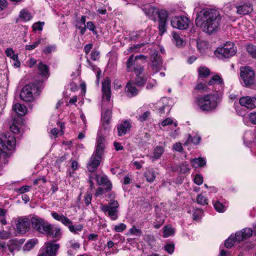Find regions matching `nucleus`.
Listing matches in <instances>:
<instances>
[{"label": "nucleus", "instance_id": "nucleus-1", "mask_svg": "<svg viewBox=\"0 0 256 256\" xmlns=\"http://www.w3.org/2000/svg\"><path fill=\"white\" fill-rule=\"evenodd\" d=\"M221 16L218 10L214 8H204L197 13L196 24L203 32L210 34L218 28Z\"/></svg>", "mask_w": 256, "mask_h": 256}, {"label": "nucleus", "instance_id": "nucleus-2", "mask_svg": "<svg viewBox=\"0 0 256 256\" xmlns=\"http://www.w3.org/2000/svg\"><path fill=\"white\" fill-rule=\"evenodd\" d=\"M105 148V138L100 134H98L96 146L94 153L91 156L87 164V168L90 172H95L100 164Z\"/></svg>", "mask_w": 256, "mask_h": 256}, {"label": "nucleus", "instance_id": "nucleus-3", "mask_svg": "<svg viewBox=\"0 0 256 256\" xmlns=\"http://www.w3.org/2000/svg\"><path fill=\"white\" fill-rule=\"evenodd\" d=\"M217 94H208L196 98V104L202 111H210L217 106Z\"/></svg>", "mask_w": 256, "mask_h": 256}, {"label": "nucleus", "instance_id": "nucleus-4", "mask_svg": "<svg viewBox=\"0 0 256 256\" xmlns=\"http://www.w3.org/2000/svg\"><path fill=\"white\" fill-rule=\"evenodd\" d=\"M253 230L250 228H244L242 230L237 232L235 235L231 236L225 241L224 245L227 248L232 246L236 241L240 242L250 238L252 234Z\"/></svg>", "mask_w": 256, "mask_h": 256}, {"label": "nucleus", "instance_id": "nucleus-5", "mask_svg": "<svg viewBox=\"0 0 256 256\" xmlns=\"http://www.w3.org/2000/svg\"><path fill=\"white\" fill-rule=\"evenodd\" d=\"M16 140L12 132L0 134V148L3 152L12 151L15 149Z\"/></svg>", "mask_w": 256, "mask_h": 256}, {"label": "nucleus", "instance_id": "nucleus-6", "mask_svg": "<svg viewBox=\"0 0 256 256\" xmlns=\"http://www.w3.org/2000/svg\"><path fill=\"white\" fill-rule=\"evenodd\" d=\"M41 86L34 84H30L22 88L20 93V98L24 102H32L34 100L33 94H38Z\"/></svg>", "mask_w": 256, "mask_h": 256}, {"label": "nucleus", "instance_id": "nucleus-7", "mask_svg": "<svg viewBox=\"0 0 256 256\" xmlns=\"http://www.w3.org/2000/svg\"><path fill=\"white\" fill-rule=\"evenodd\" d=\"M30 222L33 228L39 233L47 234L52 230V224L42 218L32 217Z\"/></svg>", "mask_w": 256, "mask_h": 256}, {"label": "nucleus", "instance_id": "nucleus-8", "mask_svg": "<svg viewBox=\"0 0 256 256\" xmlns=\"http://www.w3.org/2000/svg\"><path fill=\"white\" fill-rule=\"evenodd\" d=\"M118 207L119 204L118 201L111 200L108 204H101L100 209L114 220L118 218Z\"/></svg>", "mask_w": 256, "mask_h": 256}, {"label": "nucleus", "instance_id": "nucleus-9", "mask_svg": "<svg viewBox=\"0 0 256 256\" xmlns=\"http://www.w3.org/2000/svg\"><path fill=\"white\" fill-rule=\"evenodd\" d=\"M240 71V78L246 86H248L254 84L255 74L251 68H241Z\"/></svg>", "mask_w": 256, "mask_h": 256}, {"label": "nucleus", "instance_id": "nucleus-10", "mask_svg": "<svg viewBox=\"0 0 256 256\" xmlns=\"http://www.w3.org/2000/svg\"><path fill=\"white\" fill-rule=\"evenodd\" d=\"M236 48L232 42H227L223 47L218 48L216 52L218 54V56L222 58H228L234 56L236 53Z\"/></svg>", "mask_w": 256, "mask_h": 256}, {"label": "nucleus", "instance_id": "nucleus-11", "mask_svg": "<svg viewBox=\"0 0 256 256\" xmlns=\"http://www.w3.org/2000/svg\"><path fill=\"white\" fill-rule=\"evenodd\" d=\"M59 248L60 244L52 240L44 244L40 248V252L46 256H56Z\"/></svg>", "mask_w": 256, "mask_h": 256}, {"label": "nucleus", "instance_id": "nucleus-12", "mask_svg": "<svg viewBox=\"0 0 256 256\" xmlns=\"http://www.w3.org/2000/svg\"><path fill=\"white\" fill-rule=\"evenodd\" d=\"M189 19L184 16H176L171 19V25L174 28L180 30H186L188 27Z\"/></svg>", "mask_w": 256, "mask_h": 256}, {"label": "nucleus", "instance_id": "nucleus-13", "mask_svg": "<svg viewBox=\"0 0 256 256\" xmlns=\"http://www.w3.org/2000/svg\"><path fill=\"white\" fill-rule=\"evenodd\" d=\"M126 67L128 72H134L137 76L142 74L144 70V66L138 64L134 62V54H132L128 58L126 62Z\"/></svg>", "mask_w": 256, "mask_h": 256}, {"label": "nucleus", "instance_id": "nucleus-14", "mask_svg": "<svg viewBox=\"0 0 256 256\" xmlns=\"http://www.w3.org/2000/svg\"><path fill=\"white\" fill-rule=\"evenodd\" d=\"M16 232L20 234L27 232L30 228V221L26 218H20L16 221Z\"/></svg>", "mask_w": 256, "mask_h": 256}, {"label": "nucleus", "instance_id": "nucleus-15", "mask_svg": "<svg viewBox=\"0 0 256 256\" xmlns=\"http://www.w3.org/2000/svg\"><path fill=\"white\" fill-rule=\"evenodd\" d=\"M110 82L108 78H106L102 82V99L107 102L110 100L111 96Z\"/></svg>", "mask_w": 256, "mask_h": 256}, {"label": "nucleus", "instance_id": "nucleus-16", "mask_svg": "<svg viewBox=\"0 0 256 256\" xmlns=\"http://www.w3.org/2000/svg\"><path fill=\"white\" fill-rule=\"evenodd\" d=\"M241 106L252 110L256 108V98L249 96H242L239 100Z\"/></svg>", "mask_w": 256, "mask_h": 256}, {"label": "nucleus", "instance_id": "nucleus-17", "mask_svg": "<svg viewBox=\"0 0 256 256\" xmlns=\"http://www.w3.org/2000/svg\"><path fill=\"white\" fill-rule=\"evenodd\" d=\"M150 60L152 61V66L153 70L155 72H158L162 68V60L158 56V52L154 50L151 54Z\"/></svg>", "mask_w": 256, "mask_h": 256}, {"label": "nucleus", "instance_id": "nucleus-18", "mask_svg": "<svg viewBox=\"0 0 256 256\" xmlns=\"http://www.w3.org/2000/svg\"><path fill=\"white\" fill-rule=\"evenodd\" d=\"M236 14L240 15H246L252 12V6L250 2H244L236 6Z\"/></svg>", "mask_w": 256, "mask_h": 256}, {"label": "nucleus", "instance_id": "nucleus-19", "mask_svg": "<svg viewBox=\"0 0 256 256\" xmlns=\"http://www.w3.org/2000/svg\"><path fill=\"white\" fill-rule=\"evenodd\" d=\"M80 244L74 239L68 240L66 244L68 254L70 256L74 255L76 252L80 248Z\"/></svg>", "mask_w": 256, "mask_h": 256}, {"label": "nucleus", "instance_id": "nucleus-20", "mask_svg": "<svg viewBox=\"0 0 256 256\" xmlns=\"http://www.w3.org/2000/svg\"><path fill=\"white\" fill-rule=\"evenodd\" d=\"M111 114H112V111L111 110L108 108L106 110H104V108L102 110V118L104 122L106 123V126L104 127V132H103L102 130H100V132L98 133L100 134L102 136H103V134L106 133V129L108 128L107 126L108 124V122L110 120V118H111Z\"/></svg>", "mask_w": 256, "mask_h": 256}, {"label": "nucleus", "instance_id": "nucleus-21", "mask_svg": "<svg viewBox=\"0 0 256 256\" xmlns=\"http://www.w3.org/2000/svg\"><path fill=\"white\" fill-rule=\"evenodd\" d=\"M97 182L100 185H104L105 186V190L106 192L110 190L112 188V184L108 180V178L106 176H96Z\"/></svg>", "mask_w": 256, "mask_h": 256}, {"label": "nucleus", "instance_id": "nucleus-22", "mask_svg": "<svg viewBox=\"0 0 256 256\" xmlns=\"http://www.w3.org/2000/svg\"><path fill=\"white\" fill-rule=\"evenodd\" d=\"M160 101L163 104V106L158 109L160 114H164L165 113H169L172 107L171 104H170V100L166 98H162Z\"/></svg>", "mask_w": 256, "mask_h": 256}, {"label": "nucleus", "instance_id": "nucleus-23", "mask_svg": "<svg viewBox=\"0 0 256 256\" xmlns=\"http://www.w3.org/2000/svg\"><path fill=\"white\" fill-rule=\"evenodd\" d=\"M126 93L129 97L136 96L138 93V90L136 88L132 82H129L126 86Z\"/></svg>", "mask_w": 256, "mask_h": 256}, {"label": "nucleus", "instance_id": "nucleus-24", "mask_svg": "<svg viewBox=\"0 0 256 256\" xmlns=\"http://www.w3.org/2000/svg\"><path fill=\"white\" fill-rule=\"evenodd\" d=\"M130 124L128 121L126 120L120 124L118 126V134L122 136L125 134L130 129Z\"/></svg>", "mask_w": 256, "mask_h": 256}, {"label": "nucleus", "instance_id": "nucleus-25", "mask_svg": "<svg viewBox=\"0 0 256 256\" xmlns=\"http://www.w3.org/2000/svg\"><path fill=\"white\" fill-rule=\"evenodd\" d=\"M32 17V15L28 10L24 9L20 12L18 21L26 22L30 20Z\"/></svg>", "mask_w": 256, "mask_h": 256}, {"label": "nucleus", "instance_id": "nucleus-26", "mask_svg": "<svg viewBox=\"0 0 256 256\" xmlns=\"http://www.w3.org/2000/svg\"><path fill=\"white\" fill-rule=\"evenodd\" d=\"M13 110L18 115L24 116L27 112L26 108L22 104H16L12 106Z\"/></svg>", "mask_w": 256, "mask_h": 256}, {"label": "nucleus", "instance_id": "nucleus-27", "mask_svg": "<svg viewBox=\"0 0 256 256\" xmlns=\"http://www.w3.org/2000/svg\"><path fill=\"white\" fill-rule=\"evenodd\" d=\"M38 74L43 76L48 77L49 76L48 68L47 65L40 62L38 66Z\"/></svg>", "mask_w": 256, "mask_h": 256}, {"label": "nucleus", "instance_id": "nucleus-28", "mask_svg": "<svg viewBox=\"0 0 256 256\" xmlns=\"http://www.w3.org/2000/svg\"><path fill=\"white\" fill-rule=\"evenodd\" d=\"M142 10L145 14L149 17L154 15L156 10L150 4H146L142 6Z\"/></svg>", "mask_w": 256, "mask_h": 256}, {"label": "nucleus", "instance_id": "nucleus-29", "mask_svg": "<svg viewBox=\"0 0 256 256\" xmlns=\"http://www.w3.org/2000/svg\"><path fill=\"white\" fill-rule=\"evenodd\" d=\"M144 176L148 182H153L156 178V174L154 169H148L144 172Z\"/></svg>", "mask_w": 256, "mask_h": 256}, {"label": "nucleus", "instance_id": "nucleus-30", "mask_svg": "<svg viewBox=\"0 0 256 256\" xmlns=\"http://www.w3.org/2000/svg\"><path fill=\"white\" fill-rule=\"evenodd\" d=\"M191 162L192 166L196 168L204 166L206 164V160L202 157L192 160Z\"/></svg>", "mask_w": 256, "mask_h": 256}, {"label": "nucleus", "instance_id": "nucleus-31", "mask_svg": "<svg viewBox=\"0 0 256 256\" xmlns=\"http://www.w3.org/2000/svg\"><path fill=\"white\" fill-rule=\"evenodd\" d=\"M164 152V148L162 146H157L154 148L152 156V160H156L160 158Z\"/></svg>", "mask_w": 256, "mask_h": 256}, {"label": "nucleus", "instance_id": "nucleus-32", "mask_svg": "<svg viewBox=\"0 0 256 256\" xmlns=\"http://www.w3.org/2000/svg\"><path fill=\"white\" fill-rule=\"evenodd\" d=\"M173 37V42L178 46H182L184 45V42L182 38L176 32H174L172 34Z\"/></svg>", "mask_w": 256, "mask_h": 256}, {"label": "nucleus", "instance_id": "nucleus-33", "mask_svg": "<svg viewBox=\"0 0 256 256\" xmlns=\"http://www.w3.org/2000/svg\"><path fill=\"white\" fill-rule=\"evenodd\" d=\"M201 140V138L196 134L194 136H192L191 135H188V138L187 141L184 144V145H186L192 142L194 144H199Z\"/></svg>", "mask_w": 256, "mask_h": 256}, {"label": "nucleus", "instance_id": "nucleus-34", "mask_svg": "<svg viewBox=\"0 0 256 256\" xmlns=\"http://www.w3.org/2000/svg\"><path fill=\"white\" fill-rule=\"evenodd\" d=\"M47 234L52 238L60 236H61V230L59 228L54 227L52 225V230Z\"/></svg>", "mask_w": 256, "mask_h": 256}, {"label": "nucleus", "instance_id": "nucleus-35", "mask_svg": "<svg viewBox=\"0 0 256 256\" xmlns=\"http://www.w3.org/2000/svg\"><path fill=\"white\" fill-rule=\"evenodd\" d=\"M175 229L170 226H166L164 228V237L168 238L174 234Z\"/></svg>", "mask_w": 256, "mask_h": 256}, {"label": "nucleus", "instance_id": "nucleus-36", "mask_svg": "<svg viewBox=\"0 0 256 256\" xmlns=\"http://www.w3.org/2000/svg\"><path fill=\"white\" fill-rule=\"evenodd\" d=\"M213 205L216 210L219 212H224L226 210L225 206L218 200H213Z\"/></svg>", "mask_w": 256, "mask_h": 256}, {"label": "nucleus", "instance_id": "nucleus-37", "mask_svg": "<svg viewBox=\"0 0 256 256\" xmlns=\"http://www.w3.org/2000/svg\"><path fill=\"white\" fill-rule=\"evenodd\" d=\"M222 78L218 75H216L212 76L208 82V84L210 86H212L214 84H222Z\"/></svg>", "mask_w": 256, "mask_h": 256}, {"label": "nucleus", "instance_id": "nucleus-38", "mask_svg": "<svg viewBox=\"0 0 256 256\" xmlns=\"http://www.w3.org/2000/svg\"><path fill=\"white\" fill-rule=\"evenodd\" d=\"M198 72L200 77L206 78L210 74V70L205 66H200L198 68Z\"/></svg>", "mask_w": 256, "mask_h": 256}, {"label": "nucleus", "instance_id": "nucleus-39", "mask_svg": "<svg viewBox=\"0 0 256 256\" xmlns=\"http://www.w3.org/2000/svg\"><path fill=\"white\" fill-rule=\"evenodd\" d=\"M38 240L36 239H32L28 241L24 246V250H30L32 248L37 244Z\"/></svg>", "mask_w": 256, "mask_h": 256}, {"label": "nucleus", "instance_id": "nucleus-40", "mask_svg": "<svg viewBox=\"0 0 256 256\" xmlns=\"http://www.w3.org/2000/svg\"><path fill=\"white\" fill-rule=\"evenodd\" d=\"M246 51L251 56L254 58H256V46L250 44L246 46Z\"/></svg>", "mask_w": 256, "mask_h": 256}, {"label": "nucleus", "instance_id": "nucleus-41", "mask_svg": "<svg viewBox=\"0 0 256 256\" xmlns=\"http://www.w3.org/2000/svg\"><path fill=\"white\" fill-rule=\"evenodd\" d=\"M68 228L70 232L74 234H76L82 230L83 226L82 224L74 226L72 224H70Z\"/></svg>", "mask_w": 256, "mask_h": 256}, {"label": "nucleus", "instance_id": "nucleus-42", "mask_svg": "<svg viewBox=\"0 0 256 256\" xmlns=\"http://www.w3.org/2000/svg\"><path fill=\"white\" fill-rule=\"evenodd\" d=\"M157 14L159 18V20H167L168 17V14L165 10H160L156 11L155 14Z\"/></svg>", "mask_w": 256, "mask_h": 256}, {"label": "nucleus", "instance_id": "nucleus-43", "mask_svg": "<svg viewBox=\"0 0 256 256\" xmlns=\"http://www.w3.org/2000/svg\"><path fill=\"white\" fill-rule=\"evenodd\" d=\"M44 38H40L32 44L26 45V49L28 50H34V48L37 47L40 44L44 42Z\"/></svg>", "mask_w": 256, "mask_h": 256}, {"label": "nucleus", "instance_id": "nucleus-44", "mask_svg": "<svg viewBox=\"0 0 256 256\" xmlns=\"http://www.w3.org/2000/svg\"><path fill=\"white\" fill-rule=\"evenodd\" d=\"M128 233L130 234L135 236H140L142 234V230L137 228L135 226H134L132 228H130Z\"/></svg>", "mask_w": 256, "mask_h": 256}, {"label": "nucleus", "instance_id": "nucleus-45", "mask_svg": "<svg viewBox=\"0 0 256 256\" xmlns=\"http://www.w3.org/2000/svg\"><path fill=\"white\" fill-rule=\"evenodd\" d=\"M86 29L88 28L90 30L92 31L94 35L98 34V31L96 30V26L92 22H88L86 24Z\"/></svg>", "mask_w": 256, "mask_h": 256}, {"label": "nucleus", "instance_id": "nucleus-46", "mask_svg": "<svg viewBox=\"0 0 256 256\" xmlns=\"http://www.w3.org/2000/svg\"><path fill=\"white\" fill-rule=\"evenodd\" d=\"M196 201L198 204L202 205H205L208 204V200L201 194L198 195Z\"/></svg>", "mask_w": 256, "mask_h": 256}, {"label": "nucleus", "instance_id": "nucleus-47", "mask_svg": "<svg viewBox=\"0 0 256 256\" xmlns=\"http://www.w3.org/2000/svg\"><path fill=\"white\" fill-rule=\"evenodd\" d=\"M180 172L182 174H186L190 170L189 165L187 162H184L179 166Z\"/></svg>", "mask_w": 256, "mask_h": 256}, {"label": "nucleus", "instance_id": "nucleus-48", "mask_svg": "<svg viewBox=\"0 0 256 256\" xmlns=\"http://www.w3.org/2000/svg\"><path fill=\"white\" fill-rule=\"evenodd\" d=\"M150 112L149 111H146L144 112L142 114H139L138 116H137V118L140 122H143L147 120L150 116Z\"/></svg>", "mask_w": 256, "mask_h": 256}, {"label": "nucleus", "instance_id": "nucleus-49", "mask_svg": "<svg viewBox=\"0 0 256 256\" xmlns=\"http://www.w3.org/2000/svg\"><path fill=\"white\" fill-rule=\"evenodd\" d=\"M167 20H159L158 28L160 34H162L166 30V24Z\"/></svg>", "mask_w": 256, "mask_h": 256}, {"label": "nucleus", "instance_id": "nucleus-50", "mask_svg": "<svg viewBox=\"0 0 256 256\" xmlns=\"http://www.w3.org/2000/svg\"><path fill=\"white\" fill-rule=\"evenodd\" d=\"M86 16H82L80 18H78L75 21V26H79L86 25Z\"/></svg>", "mask_w": 256, "mask_h": 256}, {"label": "nucleus", "instance_id": "nucleus-51", "mask_svg": "<svg viewBox=\"0 0 256 256\" xmlns=\"http://www.w3.org/2000/svg\"><path fill=\"white\" fill-rule=\"evenodd\" d=\"M208 86L206 84L200 82L195 87V90H198L200 92H204L208 91Z\"/></svg>", "mask_w": 256, "mask_h": 256}, {"label": "nucleus", "instance_id": "nucleus-52", "mask_svg": "<svg viewBox=\"0 0 256 256\" xmlns=\"http://www.w3.org/2000/svg\"><path fill=\"white\" fill-rule=\"evenodd\" d=\"M126 228V226L123 223L118 224L116 225L114 228V230L117 232H120L125 230Z\"/></svg>", "mask_w": 256, "mask_h": 256}, {"label": "nucleus", "instance_id": "nucleus-53", "mask_svg": "<svg viewBox=\"0 0 256 256\" xmlns=\"http://www.w3.org/2000/svg\"><path fill=\"white\" fill-rule=\"evenodd\" d=\"M12 60V65L16 68H19L20 66V62L18 59V55L13 54L10 58Z\"/></svg>", "mask_w": 256, "mask_h": 256}, {"label": "nucleus", "instance_id": "nucleus-54", "mask_svg": "<svg viewBox=\"0 0 256 256\" xmlns=\"http://www.w3.org/2000/svg\"><path fill=\"white\" fill-rule=\"evenodd\" d=\"M202 210L201 209H196L193 214V218L198 220H200L202 215Z\"/></svg>", "mask_w": 256, "mask_h": 256}, {"label": "nucleus", "instance_id": "nucleus-55", "mask_svg": "<svg viewBox=\"0 0 256 256\" xmlns=\"http://www.w3.org/2000/svg\"><path fill=\"white\" fill-rule=\"evenodd\" d=\"M164 250L168 254H172L174 250V244L173 243H168L166 244Z\"/></svg>", "mask_w": 256, "mask_h": 256}, {"label": "nucleus", "instance_id": "nucleus-56", "mask_svg": "<svg viewBox=\"0 0 256 256\" xmlns=\"http://www.w3.org/2000/svg\"><path fill=\"white\" fill-rule=\"evenodd\" d=\"M12 236L10 231H7L2 230L0 231V238L1 239H7L10 238Z\"/></svg>", "mask_w": 256, "mask_h": 256}, {"label": "nucleus", "instance_id": "nucleus-57", "mask_svg": "<svg viewBox=\"0 0 256 256\" xmlns=\"http://www.w3.org/2000/svg\"><path fill=\"white\" fill-rule=\"evenodd\" d=\"M31 187L29 186H24L20 188H19L16 189V191L20 194H24L28 192L30 190Z\"/></svg>", "mask_w": 256, "mask_h": 256}, {"label": "nucleus", "instance_id": "nucleus-58", "mask_svg": "<svg viewBox=\"0 0 256 256\" xmlns=\"http://www.w3.org/2000/svg\"><path fill=\"white\" fill-rule=\"evenodd\" d=\"M55 45H48L44 50L43 52L45 54H48L56 50Z\"/></svg>", "mask_w": 256, "mask_h": 256}, {"label": "nucleus", "instance_id": "nucleus-59", "mask_svg": "<svg viewBox=\"0 0 256 256\" xmlns=\"http://www.w3.org/2000/svg\"><path fill=\"white\" fill-rule=\"evenodd\" d=\"M60 222H61L64 225L68 226L70 224H72V222L66 216L62 215L60 218Z\"/></svg>", "mask_w": 256, "mask_h": 256}, {"label": "nucleus", "instance_id": "nucleus-60", "mask_svg": "<svg viewBox=\"0 0 256 256\" xmlns=\"http://www.w3.org/2000/svg\"><path fill=\"white\" fill-rule=\"evenodd\" d=\"M18 246L16 242L14 240L10 241V243L8 245V249L11 252H13L16 250H17Z\"/></svg>", "mask_w": 256, "mask_h": 256}, {"label": "nucleus", "instance_id": "nucleus-61", "mask_svg": "<svg viewBox=\"0 0 256 256\" xmlns=\"http://www.w3.org/2000/svg\"><path fill=\"white\" fill-rule=\"evenodd\" d=\"M146 82V79L144 77L137 76L136 80V83L138 86H142Z\"/></svg>", "mask_w": 256, "mask_h": 256}, {"label": "nucleus", "instance_id": "nucleus-62", "mask_svg": "<svg viewBox=\"0 0 256 256\" xmlns=\"http://www.w3.org/2000/svg\"><path fill=\"white\" fill-rule=\"evenodd\" d=\"M194 182L198 186L201 185L203 182L202 176L199 174H196L194 178Z\"/></svg>", "mask_w": 256, "mask_h": 256}, {"label": "nucleus", "instance_id": "nucleus-63", "mask_svg": "<svg viewBox=\"0 0 256 256\" xmlns=\"http://www.w3.org/2000/svg\"><path fill=\"white\" fill-rule=\"evenodd\" d=\"M44 25V22H37L34 23L32 26V28L34 30H42V27Z\"/></svg>", "mask_w": 256, "mask_h": 256}, {"label": "nucleus", "instance_id": "nucleus-64", "mask_svg": "<svg viewBox=\"0 0 256 256\" xmlns=\"http://www.w3.org/2000/svg\"><path fill=\"white\" fill-rule=\"evenodd\" d=\"M248 118L251 123L256 124V112L250 113Z\"/></svg>", "mask_w": 256, "mask_h": 256}]
</instances>
